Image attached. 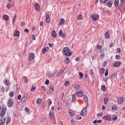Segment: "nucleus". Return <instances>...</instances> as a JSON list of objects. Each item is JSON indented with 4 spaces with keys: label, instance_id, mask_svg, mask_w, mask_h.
Returning <instances> with one entry per match:
<instances>
[{
    "label": "nucleus",
    "instance_id": "6ab92c4d",
    "mask_svg": "<svg viewBox=\"0 0 125 125\" xmlns=\"http://www.w3.org/2000/svg\"><path fill=\"white\" fill-rule=\"evenodd\" d=\"M35 9L37 11H40V5L38 3L35 4Z\"/></svg>",
    "mask_w": 125,
    "mask_h": 125
},
{
    "label": "nucleus",
    "instance_id": "0eeeda50",
    "mask_svg": "<svg viewBox=\"0 0 125 125\" xmlns=\"http://www.w3.org/2000/svg\"><path fill=\"white\" fill-rule=\"evenodd\" d=\"M7 105L8 107H12L13 106V101L12 99H9L7 102Z\"/></svg>",
    "mask_w": 125,
    "mask_h": 125
},
{
    "label": "nucleus",
    "instance_id": "c9c22d12",
    "mask_svg": "<svg viewBox=\"0 0 125 125\" xmlns=\"http://www.w3.org/2000/svg\"><path fill=\"white\" fill-rule=\"evenodd\" d=\"M108 101H109V99H108L107 98H104V104H107V103H108Z\"/></svg>",
    "mask_w": 125,
    "mask_h": 125
},
{
    "label": "nucleus",
    "instance_id": "e2e57ef3",
    "mask_svg": "<svg viewBox=\"0 0 125 125\" xmlns=\"http://www.w3.org/2000/svg\"><path fill=\"white\" fill-rule=\"evenodd\" d=\"M113 46H114V44L113 43V42L110 43L109 45V47H113Z\"/></svg>",
    "mask_w": 125,
    "mask_h": 125
},
{
    "label": "nucleus",
    "instance_id": "6e6552de",
    "mask_svg": "<svg viewBox=\"0 0 125 125\" xmlns=\"http://www.w3.org/2000/svg\"><path fill=\"white\" fill-rule=\"evenodd\" d=\"M117 103L120 105L124 103V97H119L117 99Z\"/></svg>",
    "mask_w": 125,
    "mask_h": 125
},
{
    "label": "nucleus",
    "instance_id": "338daca9",
    "mask_svg": "<svg viewBox=\"0 0 125 125\" xmlns=\"http://www.w3.org/2000/svg\"><path fill=\"white\" fill-rule=\"evenodd\" d=\"M103 115V113H100L98 114V117H101Z\"/></svg>",
    "mask_w": 125,
    "mask_h": 125
},
{
    "label": "nucleus",
    "instance_id": "13d9d810",
    "mask_svg": "<svg viewBox=\"0 0 125 125\" xmlns=\"http://www.w3.org/2000/svg\"><path fill=\"white\" fill-rule=\"evenodd\" d=\"M82 18H83V16H82V15H79V16H78L79 20H81V19H82Z\"/></svg>",
    "mask_w": 125,
    "mask_h": 125
},
{
    "label": "nucleus",
    "instance_id": "ea45409f",
    "mask_svg": "<svg viewBox=\"0 0 125 125\" xmlns=\"http://www.w3.org/2000/svg\"><path fill=\"white\" fill-rule=\"evenodd\" d=\"M70 84V82L69 81H66L64 83V86H68Z\"/></svg>",
    "mask_w": 125,
    "mask_h": 125
},
{
    "label": "nucleus",
    "instance_id": "de8ad7c7",
    "mask_svg": "<svg viewBox=\"0 0 125 125\" xmlns=\"http://www.w3.org/2000/svg\"><path fill=\"white\" fill-rule=\"evenodd\" d=\"M97 57V55L96 54H94L92 57V59L94 60V59H96V58Z\"/></svg>",
    "mask_w": 125,
    "mask_h": 125
},
{
    "label": "nucleus",
    "instance_id": "5fc2aeb1",
    "mask_svg": "<svg viewBox=\"0 0 125 125\" xmlns=\"http://www.w3.org/2000/svg\"><path fill=\"white\" fill-rule=\"evenodd\" d=\"M97 48H99L100 49H102V46H101V45H100V44L97 45Z\"/></svg>",
    "mask_w": 125,
    "mask_h": 125
},
{
    "label": "nucleus",
    "instance_id": "4d7b16f0",
    "mask_svg": "<svg viewBox=\"0 0 125 125\" xmlns=\"http://www.w3.org/2000/svg\"><path fill=\"white\" fill-rule=\"evenodd\" d=\"M32 40H33V41H36V36L34 34L32 35Z\"/></svg>",
    "mask_w": 125,
    "mask_h": 125
},
{
    "label": "nucleus",
    "instance_id": "f704fd0d",
    "mask_svg": "<svg viewBox=\"0 0 125 125\" xmlns=\"http://www.w3.org/2000/svg\"><path fill=\"white\" fill-rule=\"evenodd\" d=\"M100 72L101 74H104V72H105V68H101Z\"/></svg>",
    "mask_w": 125,
    "mask_h": 125
},
{
    "label": "nucleus",
    "instance_id": "4c0bfd02",
    "mask_svg": "<svg viewBox=\"0 0 125 125\" xmlns=\"http://www.w3.org/2000/svg\"><path fill=\"white\" fill-rule=\"evenodd\" d=\"M104 56H105V53H102L100 56V59H103V58H104Z\"/></svg>",
    "mask_w": 125,
    "mask_h": 125
},
{
    "label": "nucleus",
    "instance_id": "39448f33",
    "mask_svg": "<svg viewBox=\"0 0 125 125\" xmlns=\"http://www.w3.org/2000/svg\"><path fill=\"white\" fill-rule=\"evenodd\" d=\"M92 20H93V21H96V20H97V19H98L99 18V15L95 14H93L91 16Z\"/></svg>",
    "mask_w": 125,
    "mask_h": 125
},
{
    "label": "nucleus",
    "instance_id": "c756f323",
    "mask_svg": "<svg viewBox=\"0 0 125 125\" xmlns=\"http://www.w3.org/2000/svg\"><path fill=\"white\" fill-rule=\"evenodd\" d=\"M10 97H13L14 96V92L13 91H11L9 94Z\"/></svg>",
    "mask_w": 125,
    "mask_h": 125
},
{
    "label": "nucleus",
    "instance_id": "412c9836",
    "mask_svg": "<svg viewBox=\"0 0 125 125\" xmlns=\"http://www.w3.org/2000/svg\"><path fill=\"white\" fill-rule=\"evenodd\" d=\"M65 71V68L63 67L62 70H61L59 73V76H61L64 71Z\"/></svg>",
    "mask_w": 125,
    "mask_h": 125
},
{
    "label": "nucleus",
    "instance_id": "79ce46f5",
    "mask_svg": "<svg viewBox=\"0 0 125 125\" xmlns=\"http://www.w3.org/2000/svg\"><path fill=\"white\" fill-rule=\"evenodd\" d=\"M108 74H109V70L107 69L104 73L105 77H108Z\"/></svg>",
    "mask_w": 125,
    "mask_h": 125
},
{
    "label": "nucleus",
    "instance_id": "052dcab7",
    "mask_svg": "<svg viewBox=\"0 0 125 125\" xmlns=\"http://www.w3.org/2000/svg\"><path fill=\"white\" fill-rule=\"evenodd\" d=\"M18 100H21V94H19L18 96Z\"/></svg>",
    "mask_w": 125,
    "mask_h": 125
},
{
    "label": "nucleus",
    "instance_id": "3c124183",
    "mask_svg": "<svg viewBox=\"0 0 125 125\" xmlns=\"http://www.w3.org/2000/svg\"><path fill=\"white\" fill-rule=\"evenodd\" d=\"M101 90L103 91H105V85H102L101 87Z\"/></svg>",
    "mask_w": 125,
    "mask_h": 125
},
{
    "label": "nucleus",
    "instance_id": "7c9ffc66",
    "mask_svg": "<svg viewBox=\"0 0 125 125\" xmlns=\"http://www.w3.org/2000/svg\"><path fill=\"white\" fill-rule=\"evenodd\" d=\"M105 36L106 39H110L109 35L108 32H106L105 33Z\"/></svg>",
    "mask_w": 125,
    "mask_h": 125
},
{
    "label": "nucleus",
    "instance_id": "8fccbe9b",
    "mask_svg": "<svg viewBox=\"0 0 125 125\" xmlns=\"http://www.w3.org/2000/svg\"><path fill=\"white\" fill-rule=\"evenodd\" d=\"M45 84H46L47 85H48L49 84V80H46V81L45 82Z\"/></svg>",
    "mask_w": 125,
    "mask_h": 125
},
{
    "label": "nucleus",
    "instance_id": "2eb2a0df",
    "mask_svg": "<svg viewBox=\"0 0 125 125\" xmlns=\"http://www.w3.org/2000/svg\"><path fill=\"white\" fill-rule=\"evenodd\" d=\"M2 19L5 21H7V20L9 19V18L8 17V16L7 15L5 14L2 16Z\"/></svg>",
    "mask_w": 125,
    "mask_h": 125
},
{
    "label": "nucleus",
    "instance_id": "49530a36",
    "mask_svg": "<svg viewBox=\"0 0 125 125\" xmlns=\"http://www.w3.org/2000/svg\"><path fill=\"white\" fill-rule=\"evenodd\" d=\"M120 57H121V56L120 55H116V56H115V58L117 60H120Z\"/></svg>",
    "mask_w": 125,
    "mask_h": 125
},
{
    "label": "nucleus",
    "instance_id": "aec40b11",
    "mask_svg": "<svg viewBox=\"0 0 125 125\" xmlns=\"http://www.w3.org/2000/svg\"><path fill=\"white\" fill-rule=\"evenodd\" d=\"M119 1H120V0H115L114 5L116 7L119 6Z\"/></svg>",
    "mask_w": 125,
    "mask_h": 125
},
{
    "label": "nucleus",
    "instance_id": "09e8293b",
    "mask_svg": "<svg viewBox=\"0 0 125 125\" xmlns=\"http://www.w3.org/2000/svg\"><path fill=\"white\" fill-rule=\"evenodd\" d=\"M49 88H50V89H52V91H54V86L51 85L49 86Z\"/></svg>",
    "mask_w": 125,
    "mask_h": 125
},
{
    "label": "nucleus",
    "instance_id": "6e6d98bb",
    "mask_svg": "<svg viewBox=\"0 0 125 125\" xmlns=\"http://www.w3.org/2000/svg\"><path fill=\"white\" fill-rule=\"evenodd\" d=\"M106 66H107V62L106 61H104V63L103 67H106Z\"/></svg>",
    "mask_w": 125,
    "mask_h": 125
},
{
    "label": "nucleus",
    "instance_id": "bb28decb",
    "mask_svg": "<svg viewBox=\"0 0 125 125\" xmlns=\"http://www.w3.org/2000/svg\"><path fill=\"white\" fill-rule=\"evenodd\" d=\"M77 97H76V95L75 94L72 95V101L74 102L75 100H76Z\"/></svg>",
    "mask_w": 125,
    "mask_h": 125
},
{
    "label": "nucleus",
    "instance_id": "f03ea898",
    "mask_svg": "<svg viewBox=\"0 0 125 125\" xmlns=\"http://www.w3.org/2000/svg\"><path fill=\"white\" fill-rule=\"evenodd\" d=\"M62 52L65 56H71L73 55V52L70 51V48L68 47L63 48Z\"/></svg>",
    "mask_w": 125,
    "mask_h": 125
},
{
    "label": "nucleus",
    "instance_id": "58836bf2",
    "mask_svg": "<svg viewBox=\"0 0 125 125\" xmlns=\"http://www.w3.org/2000/svg\"><path fill=\"white\" fill-rule=\"evenodd\" d=\"M74 88H75V89H76V90H79V89L80 88V85H74Z\"/></svg>",
    "mask_w": 125,
    "mask_h": 125
},
{
    "label": "nucleus",
    "instance_id": "2f4dec72",
    "mask_svg": "<svg viewBox=\"0 0 125 125\" xmlns=\"http://www.w3.org/2000/svg\"><path fill=\"white\" fill-rule=\"evenodd\" d=\"M83 99L85 102H87L88 101V99L87 98V96L86 95H84Z\"/></svg>",
    "mask_w": 125,
    "mask_h": 125
},
{
    "label": "nucleus",
    "instance_id": "9b49d317",
    "mask_svg": "<svg viewBox=\"0 0 125 125\" xmlns=\"http://www.w3.org/2000/svg\"><path fill=\"white\" fill-rule=\"evenodd\" d=\"M34 57H35V54L33 53H31L28 58V61H32V60L34 59Z\"/></svg>",
    "mask_w": 125,
    "mask_h": 125
},
{
    "label": "nucleus",
    "instance_id": "a211bd4d",
    "mask_svg": "<svg viewBox=\"0 0 125 125\" xmlns=\"http://www.w3.org/2000/svg\"><path fill=\"white\" fill-rule=\"evenodd\" d=\"M68 112L69 115L70 117L74 116V115L75 114V112H74V111H73L72 110H69Z\"/></svg>",
    "mask_w": 125,
    "mask_h": 125
},
{
    "label": "nucleus",
    "instance_id": "ddd939ff",
    "mask_svg": "<svg viewBox=\"0 0 125 125\" xmlns=\"http://www.w3.org/2000/svg\"><path fill=\"white\" fill-rule=\"evenodd\" d=\"M84 113H86V108H84L82 111L81 112V115L84 117V116H85V114H84Z\"/></svg>",
    "mask_w": 125,
    "mask_h": 125
},
{
    "label": "nucleus",
    "instance_id": "c03bdc74",
    "mask_svg": "<svg viewBox=\"0 0 125 125\" xmlns=\"http://www.w3.org/2000/svg\"><path fill=\"white\" fill-rule=\"evenodd\" d=\"M37 87H36V86H33L32 87L31 89V91L32 92L33 91H35V90H36V88Z\"/></svg>",
    "mask_w": 125,
    "mask_h": 125
},
{
    "label": "nucleus",
    "instance_id": "a878e982",
    "mask_svg": "<svg viewBox=\"0 0 125 125\" xmlns=\"http://www.w3.org/2000/svg\"><path fill=\"white\" fill-rule=\"evenodd\" d=\"M49 115H50V118H52V119H53L54 118V113L50 111Z\"/></svg>",
    "mask_w": 125,
    "mask_h": 125
},
{
    "label": "nucleus",
    "instance_id": "69168bd1",
    "mask_svg": "<svg viewBox=\"0 0 125 125\" xmlns=\"http://www.w3.org/2000/svg\"><path fill=\"white\" fill-rule=\"evenodd\" d=\"M32 31H34L36 30V27L35 26H32L31 28Z\"/></svg>",
    "mask_w": 125,
    "mask_h": 125
},
{
    "label": "nucleus",
    "instance_id": "c85d7f7f",
    "mask_svg": "<svg viewBox=\"0 0 125 125\" xmlns=\"http://www.w3.org/2000/svg\"><path fill=\"white\" fill-rule=\"evenodd\" d=\"M19 36H20V32H19V31H17V33L14 35V37H19Z\"/></svg>",
    "mask_w": 125,
    "mask_h": 125
},
{
    "label": "nucleus",
    "instance_id": "dca6fc26",
    "mask_svg": "<svg viewBox=\"0 0 125 125\" xmlns=\"http://www.w3.org/2000/svg\"><path fill=\"white\" fill-rule=\"evenodd\" d=\"M63 24H65V19L62 18L60 21L59 26H61V25H63Z\"/></svg>",
    "mask_w": 125,
    "mask_h": 125
},
{
    "label": "nucleus",
    "instance_id": "774afa93",
    "mask_svg": "<svg viewBox=\"0 0 125 125\" xmlns=\"http://www.w3.org/2000/svg\"><path fill=\"white\" fill-rule=\"evenodd\" d=\"M7 7L8 9H9V8H10V7H11L10 4H8L7 5Z\"/></svg>",
    "mask_w": 125,
    "mask_h": 125
},
{
    "label": "nucleus",
    "instance_id": "20e7f679",
    "mask_svg": "<svg viewBox=\"0 0 125 125\" xmlns=\"http://www.w3.org/2000/svg\"><path fill=\"white\" fill-rule=\"evenodd\" d=\"M103 120H106V121H112V116L108 115H105L103 118Z\"/></svg>",
    "mask_w": 125,
    "mask_h": 125
},
{
    "label": "nucleus",
    "instance_id": "603ef678",
    "mask_svg": "<svg viewBox=\"0 0 125 125\" xmlns=\"http://www.w3.org/2000/svg\"><path fill=\"white\" fill-rule=\"evenodd\" d=\"M25 112H26V113H29L30 110L29 109V108L28 107H25L24 109Z\"/></svg>",
    "mask_w": 125,
    "mask_h": 125
},
{
    "label": "nucleus",
    "instance_id": "0e129e2a",
    "mask_svg": "<svg viewBox=\"0 0 125 125\" xmlns=\"http://www.w3.org/2000/svg\"><path fill=\"white\" fill-rule=\"evenodd\" d=\"M24 32H25V33H29V29L25 28L24 29Z\"/></svg>",
    "mask_w": 125,
    "mask_h": 125
},
{
    "label": "nucleus",
    "instance_id": "393cba45",
    "mask_svg": "<svg viewBox=\"0 0 125 125\" xmlns=\"http://www.w3.org/2000/svg\"><path fill=\"white\" fill-rule=\"evenodd\" d=\"M42 99H37V104H38V105H40V104H42Z\"/></svg>",
    "mask_w": 125,
    "mask_h": 125
},
{
    "label": "nucleus",
    "instance_id": "4be33fe9",
    "mask_svg": "<svg viewBox=\"0 0 125 125\" xmlns=\"http://www.w3.org/2000/svg\"><path fill=\"white\" fill-rule=\"evenodd\" d=\"M64 62L65 64H69V63H70V58H69V57H66V60Z\"/></svg>",
    "mask_w": 125,
    "mask_h": 125
},
{
    "label": "nucleus",
    "instance_id": "9d476101",
    "mask_svg": "<svg viewBox=\"0 0 125 125\" xmlns=\"http://www.w3.org/2000/svg\"><path fill=\"white\" fill-rule=\"evenodd\" d=\"M120 65H121V62L120 61L116 62L113 63L114 67H116V68H118V67H120Z\"/></svg>",
    "mask_w": 125,
    "mask_h": 125
},
{
    "label": "nucleus",
    "instance_id": "4468645a",
    "mask_svg": "<svg viewBox=\"0 0 125 125\" xmlns=\"http://www.w3.org/2000/svg\"><path fill=\"white\" fill-rule=\"evenodd\" d=\"M27 99H28V95H24L23 97L22 98L21 100L22 101V102H26Z\"/></svg>",
    "mask_w": 125,
    "mask_h": 125
},
{
    "label": "nucleus",
    "instance_id": "473e14b6",
    "mask_svg": "<svg viewBox=\"0 0 125 125\" xmlns=\"http://www.w3.org/2000/svg\"><path fill=\"white\" fill-rule=\"evenodd\" d=\"M17 15L16 14L14 16L13 18V24L14 25V23H15V20L16 19Z\"/></svg>",
    "mask_w": 125,
    "mask_h": 125
},
{
    "label": "nucleus",
    "instance_id": "864d4df0",
    "mask_svg": "<svg viewBox=\"0 0 125 125\" xmlns=\"http://www.w3.org/2000/svg\"><path fill=\"white\" fill-rule=\"evenodd\" d=\"M41 88L43 89L44 91H46V88L44 86H42Z\"/></svg>",
    "mask_w": 125,
    "mask_h": 125
},
{
    "label": "nucleus",
    "instance_id": "f3484780",
    "mask_svg": "<svg viewBox=\"0 0 125 125\" xmlns=\"http://www.w3.org/2000/svg\"><path fill=\"white\" fill-rule=\"evenodd\" d=\"M10 121H11V118H10V117H9V116H7L6 125H8L9 123H10Z\"/></svg>",
    "mask_w": 125,
    "mask_h": 125
},
{
    "label": "nucleus",
    "instance_id": "1a4fd4ad",
    "mask_svg": "<svg viewBox=\"0 0 125 125\" xmlns=\"http://www.w3.org/2000/svg\"><path fill=\"white\" fill-rule=\"evenodd\" d=\"M46 22L48 24L50 22V17H49V13H47L46 14Z\"/></svg>",
    "mask_w": 125,
    "mask_h": 125
},
{
    "label": "nucleus",
    "instance_id": "5701e85b",
    "mask_svg": "<svg viewBox=\"0 0 125 125\" xmlns=\"http://www.w3.org/2000/svg\"><path fill=\"white\" fill-rule=\"evenodd\" d=\"M52 35L53 38H56V32H55V31L53 30L52 31Z\"/></svg>",
    "mask_w": 125,
    "mask_h": 125
},
{
    "label": "nucleus",
    "instance_id": "f8f14e48",
    "mask_svg": "<svg viewBox=\"0 0 125 125\" xmlns=\"http://www.w3.org/2000/svg\"><path fill=\"white\" fill-rule=\"evenodd\" d=\"M49 50V47L48 46L45 47L43 48L42 49V54H44L45 53L46 51H48V50Z\"/></svg>",
    "mask_w": 125,
    "mask_h": 125
},
{
    "label": "nucleus",
    "instance_id": "b1692460",
    "mask_svg": "<svg viewBox=\"0 0 125 125\" xmlns=\"http://www.w3.org/2000/svg\"><path fill=\"white\" fill-rule=\"evenodd\" d=\"M23 80L25 83H27L29 82V80H28V79H27V78L26 77H23Z\"/></svg>",
    "mask_w": 125,
    "mask_h": 125
},
{
    "label": "nucleus",
    "instance_id": "7ed1b4c3",
    "mask_svg": "<svg viewBox=\"0 0 125 125\" xmlns=\"http://www.w3.org/2000/svg\"><path fill=\"white\" fill-rule=\"evenodd\" d=\"M59 37H61L62 39H64L66 37V33L63 32L62 30H60L59 32Z\"/></svg>",
    "mask_w": 125,
    "mask_h": 125
},
{
    "label": "nucleus",
    "instance_id": "e433bc0d",
    "mask_svg": "<svg viewBox=\"0 0 125 125\" xmlns=\"http://www.w3.org/2000/svg\"><path fill=\"white\" fill-rule=\"evenodd\" d=\"M117 77L116 74H113L110 77V79H112V80H114Z\"/></svg>",
    "mask_w": 125,
    "mask_h": 125
},
{
    "label": "nucleus",
    "instance_id": "cd10ccee",
    "mask_svg": "<svg viewBox=\"0 0 125 125\" xmlns=\"http://www.w3.org/2000/svg\"><path fill=\"white\" fill-rule=\"evenodd\" d=\"M112 5H113V3H112V2H111L110 1L107 2L108 7H109V8H110L112 7Z\"/></svg>",
    "mask_w": 125,
    "mask_h": 125
},
{
    "label": "nucleus",
    "instance_id": "72a5a7b5",
    "mask_svg": "<svg viewBox=\"0 0 125 125\" xmlns=\"http://www.w3.org/2000/svg\"><path fill=\"white\" fill-rule=\"evenodd\" d=\"M4 83L5 85H7V86L9 85V81L7 80H5Z\"/></svg>",
    "mask_w": 125,
    "mask_h": 125
},
{
    "label": "nucleus",
    "instance_id": "a18cd8bd",
    "mask_svg": "<svg viewBox=\"0 0 125 125\" xmlns=\"http://www.w3.org/2000/svg\"><path fill=\"white\" fill-rule=\"evenodd\" d=\"M112 110H113V111H115L116 110H117V106H116L115 105H113L111 107Z\"/></svg>",
    "mask_w": 125,
    "mask_h": 125
},
{
    "label": "nucleus",
    "instance_id": "bf43d9fd",
    "mask_svg": "<svg viewBox=\"0 0 125 125\" xmlns=\"http://www.w3.org/2000/svg\"><path fill=\"white\" fill-rule=\"evenodd\" d=\"M76 119H77V120H82V117H81L80 116H77L76 117Z\"/></svg>",
    "mask_w": 125,
    "mask_h": 125
},
{
    "label": "nucleus",
    "instance_id": "423d86ee",
    "mask_svg": "<svg viewBox=\"0 0 125 125\" xmlns=\"http://www.w3.org/2000/svg\"><path fill=\"white\" fill-rule=\"evenodd\" d=\"M75 94H76L77 96L79 97H83V91H76L75 93Z\"/></svg>",
    "mask_w": 125,
    "mask_h": 125
},
{
    "label": "nucleus",
    "instance_id": "a19ab883",
    "mask_svg": "<svg viewBox=\"0 0 125 125\" xmlns=\"http://www.w3.org/2000/svg\"><path fill=\"white\" fill-rule=\"evenodd\" d=\"M79 75L80 76V79H82L83 78V74L82 72H79Z\"/></svg>",
    "mask_w": 125,
    "mask_h": 125
},
{
    "label": "nucleus",
    "instance_id": "680f3d73",
    "mask_svg": "<svg viewBox=\"0 0 125 125\" xmlns=\"http://www.w3.org/2000/svg\"><path fill=\"white\" fill-rule=\"evenodd\" d=\"M64 95H65V93L64 92H62V99H63V98H64Z\"/></svg>",
    "mask_w": 125,
    "mask_h": 125
},
{
    "label": "nucleus",
    "instance_id": "f257e3e1",
    "mask_svg": "<svg viewBox=\"0 0 125 125\" xmlns=\"http://www.w3.org/2000/svg\"><path fill=\"white\" fill-rule=\"evenodd\" d=\"M5 113H6V106L5 105H3L2 106V110L0 113V117L1 118L0 120V125H4V124H5L6 118L3 117L4 115H5Z\"/></svg>",
    "mask_w": 125,
    "mask_h": 125
},
{
    "label": "nucleus",
    "instance_id": "37998d69",
    "mask_svg": "<svg viewBox=\"0 0 125 125\" xmlns=\"http://www.w3.org/2000/svg\"><path fill=\"white\" fill-rule=\"evenodd\" d=\"M117 119H118L117 116H113V118H112L111 121H117Z\"/></svg>",
    "mask_w": 125,
    "mask_h": 125
}]
</instances>
